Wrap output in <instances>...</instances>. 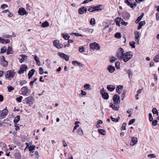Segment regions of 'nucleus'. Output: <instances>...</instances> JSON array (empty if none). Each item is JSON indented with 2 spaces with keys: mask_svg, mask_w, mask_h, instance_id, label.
Returning <instances> with one entry per match:
<instances>
[{
  "mask_svg": "<svg viewBox=\"0 0 159 159\" xmlns=\"http://www.w3.org/2000/svg\"><path fill=\"white\" fill-rule=\"evenodd\" d=\"M93 0H85L84 1L82 4H86L89 2L93 1Z\"/></svg>",
  "mask_w": 159,
  "mask_h": 159,
  "instance_id": "61",
  "label": "nucleus"
},
{
  "mask_svg": "<svg viewBox=\"0 0 159 159\" xmlns=\"http://www.w3.org/2000/svg\"><path fill=\"white\" fill-rule=\"evenodd\" d=\"M5 7H8V6L6 4H3L2 5H1V7L4 9V8Z\"/></svg>",
  "mask_w": 159,
  "mask_h": 159,
  "instance_id": "63",
  "label": "nucleus"
},
{
  "mask_svg": "<svg viewBox=\"0 0 159 159\" xmlns=\"http://www.w3.org/2000/svg\"><path fill=\"white\" fill-rule=\"evenodd\" d=\"M120 62L118 61H116L115 63V66L116 67V68H119L120 67Z\"/></svg>",
  "mask_w": 159,
  "mask_h": 159,
  "instance_id": "49",
  "label": "nucleus"
},
{
  "mask_svg": "<svg viewBox=\"0 0 159 159\" xmlns=\"http://www.w3.org/2000/svg\"><path fill=\"white\" fill-rule=\"evenodd\" d=\"M115 37L117 39H120L121 37V34L119 32H117L115 34Z\"/></svg>",
  "mask_w": 159,
  "mask_h": 159,
  "instance_id": "40",
  "label": "nucleus"
},
{
  "mask_svg": "<svg viewBox=\"0 0 159 159\" xmlns=\"http://www.w3.org/2000/svg\"><path fill=\"white\" fill-rule=\"evenodd\" d=\"M124 53V49L121 48H120L116 52V56L119 59L122 60Z\"/></svg>",
  "mask_w": 159,
  "mask_h": 159,
  "instance_id": "3",
  "label": "nucleus"
},
{
  "mask_svg": "<svg viewBox=\"0 0 159 159\" xmlns=\"http://www.w3.org/2000/svg\"><path fill=\"white\" fill-rule=\"evenodd\" d=\"M77 132L78 134L80 135H82L83 134V130L81 128H79Z\"/></svg>",
  "mask_w": 159,
  "mask_h": 159,
  "instance_id": "41",
  "label": "nucleus"
},
{
  "mask_svg": "<svg viewBox=\"0 0 159 159\" xmlns=\"http://www.w3.org/2000/svg\"><path fill=\"white\" fill-rule=\"evenodd\" d=\"M72 64L75 66H81L83 65L80 62H79L76 61H72Z\"/></svg>",
  "mask_w": 159,
  "mask_h": 159,
  "instance_id": "26",
  "label": "nucleus"
},
{
  "mask_svg": "<svg viewBox=\"0 0 159 159\" xmlns=\"http://www.w3.org/2000/svg\"><path fill=\"white\" fill-rule=\"evenodd\" d=\"M127 73L128 74L129 77V78L131 79V77H130V76H132L133 75V72L131 69L128 70L127 71Z\"/></svg>",
  "mask_w": 159,
  "mask_h": 159,
  "instance_id": "32",
  "label": "nucleus"
},
{
  "mask_svg": "<svg viewBox=\"0 0 159 159\" xmlns=\"http://www.w3.org/2000/svg\"><path fill=\"white\" fill-rule=\"evenodd\" d=\"M122 17L125 20H128L130 17V14L127 12H123L122 13Z\"/></svg>",
  "mask_w": 159,
  "mask_h": 159,
  "instance_id": "13",
  "label": "nucleus"
},
{
  "mask_svg": "<svg viewBox=\"0 0 159 159\" xmlns=\"http://www.w3.org/2000/svg\"><path fill=\"white\" fill-rule=\"evenodd\" d=\"M125 2L127 4V5L129 6L131 8L133 9L135 7L137 6V4L136 3L134 2V4L130 3L128 0H125Z\"/></svg>",
  "mask_w": 159,
  "mask_h": 159,
  "instance_id": "12",
  "label": "nucleus"
},
{
  "mask_svg": "<svg viewBox=\"0 0 159 159\" xmlns=\"http://www.w3.org/2000/svg\"><path fill=\"white\" fill-rule=\"evenodd\" d=\"M113 100L114 103L115 105L120 103V98L118 94H116L114 95Z\"/></svg>",
  "mask_w": 159,
  "mask_h": 159,
  "instance_id": "4",
  "label": "nucleus"
},
{
  "mask_svg": "<svg viewBox=\"0 0 159 159\" xmlns=\"http://www.w3.org/2000/svg\"><path fill=\"white\" fill-rule=\"evenodd\" d=\"M126 91L125 90H124L123 93L121 95V100H123L125 98V95L126 94Z\"/></svg>",
  "mask_w": 159,
  "mask_h": 159,
  "instance_id": "53",
  "label": "nucleus"
},
{
  "mask_svg": "<svg viewBox=\"0 0 159 159\" xmlns=\"http://www.w3.org/2000/svg\"><path fill=\"white\" fill-rule=\"evenodd\" d=\"M79 51L80 52H83L85 51L84 48L83 47H80L79 48Z\"/></svg>",
  "mask_w": 159,
  "mask_h": 159,
  "instance_id": "52",
  "label": "nucleus"
},
{
  "mask_svg": "<svg viewBox=\"0 0 159 159\" xmlns=\"http://www.w3.org/2000/svg\"><path fill=\"white\" fill-rule=\"evenodd\" d=\"M53 45L58 49H60L63 47V45L60 43V41L58 40H54L53 42Z\"/></svg>",
  "mask_w": 159,
  "mask_h": 159,
  "instance_id": "5",
  "label": "nucleus"
},
{
  "mask_svg": "<svg viewBox=\"0 0 159 159\" xmlns=\"http://www.w3.org/2000/svg\"><path fill=\"white\" fill-rule=\"evenodd\" d=\"M29 89L28 88L27 86L23 87L21 89V91L22 95H26L28 93Z\"/></svg>",
  "mask_w": 159,
  "mask_h": 159,
  "instance_id": "14",
  "label": "nucleus"
},
{
  "mask_svg": "<svg viewBox=\"0 0 159 159\" xmlns=\"http://www.w3.org/2000/svg\"><path fill=\"white\" fill-rule=\"evenodd\" d=\"M115 86L113 85H110L107 86V88L109 91L112 92L115 89Z\"/></svg>",
  "mask_w": 159,
  "mask_h": 159,
  "instance_id": "19",
  "label": "nucleus"
},
{
  "mask_svg": "<svg viewBox=\"0 0 159 159\" xmlns=\"http://www.w3.org/2000/svg\"><path fill=\"white\" fill-rule=\"evenodd\" d=\"M27 82L25 80H20L19 81L20 84L21 86H22L24 84H26Z\"/></svg>",
  "mask_w": 159,
  "mask_h": 159,
  "instance_id": "44",
  "label": "nucleus"
},
{
  "mask_svg": "<svg viewBox=\"0 0 159 159\" xmlns=\"http://www.w3.org/2000/svg\"><path fill=\"white\" fill-rule=\"evenodd\" d=\"M32 101V98L31 97H29L25 99V101L27 104H30Z\"/></svg>",
  "mask_w": 159,
  "mask_h": 159,
  "instance_id": "25",
  "label": "nucleus"
},
{
  "mask_svg": "<svg viewBox=\"0 0 159 159\" xmlns=\"http://www.w3.org/2000/svg\"><path fill=\"white\" fill-rule=\"evenodd\" d=\"M57 54L61 58L64 59L66 61H69V57L68 55L61 52H58Z\"/></svg>",
  "mask_w": 159,
  "mask_h": 159,
  "instance_id": "9",
  "label": "nucleus"
},
{
  "mask_svg": "<svg viewBox=\"0 0 159 159\" xmlns=\"http://www.w3.org/2000/svg\"><path fill=\"white\" fill-rule=\"evenodd\" d=\"M35 70L34 69H32L29 71L28 74V76H29V79L32 76L35 72Z\"/></svg>",
  "mask_w": 159,
  "mask_h": 159,
  "instance_id": "21",
  "label": "nucleus"
},
{
  "mask_svg": "<svg viewBox=\"0 0 159 159\" xmlns=\"http://www.w3.org/2000/svg\"><path fill=\"white\" fill-rule=\"evenodd\" d=\"M11 49L12 48L11 47L9 46L8 47L7 52V54H9L12 53Z\"/></svg>",
  "mask_w": 159,
  "mask_h": 159,
  "instance_id": "33",
  "label": "nucleus"
},
{
  "mask_svg": "<svg viewBox=\"0 0 159 159\" xmlns=\"http://www.w3.org/2000/svg\"><path fill=\"white\" fill-rule=\"evenodd\" d=\"M15 75V73L13 71L8 70L6 72L5 76L6 79H8L9 80H10L14 77Z\"/></svg>",
  "mask_w": 159,
  "mask_h": 159,
  "instance_id": "2",
  "label": "nucleus"
},
{
  "mask_svg": "<svg viewBox=\"0 0 159 159\" xmlns=\"http://www.w3.org/2000/svg\"><path fill=\"white\" fill-rule=\"evenodd\" d=\"M156 18L157 20H159V13H157L156 14Z\"/></svg>",
  "mask_w": 159,
  "mask_h": 159,
  "instance_id": "64",
  "label": "nucleus"
},
{
  "mask_svg": "<svg viewBox=\"0 0 159 159\" xmlns=\"http://www.w3.org/2000/svg\"><path fill=\"white\" fill-rule=\"evenodd\" d=\"M107 70L109 72L112 73L115 70V68L114 66L109 65L107 68Z\"/></svg>",
  "mask_w": 159,
  "mask_h": 159,
  "instance_id": "16",
  "label": "nucleus"
},
{
  "mask_svg": "<svg viewBox=\"0 0 159 159\" xmlns=\"http://www.w3.org/2000/svg\"><path fill=\"white\" fill-rule=\"evenodd\" d=\"M126 123L125 122H124L122 125V127H121V128H122V129H121V130H122L123 129L124 130H126Z\"/></svg>",
  "mask_w": 159,
  "mask_h": 159,
  "instance_id": "48",
  "label": "nucleus"
},
{
  "mask_svg": "<svg viewBox=\"0 0 159 159\" xmlns=\"http://www.w3.org/2000/svg\"><path fill=\"white\" fill-rule=\"evenodd\" d=\"M10 41L9 39H5L0 37V43H9Z\"/></svg>",
  "mask_w": 159,
  "mask_h": 159,
  "instance_id": "20",
  "label": "nucleus"
},
{
  "mask_svg": "<svg viewBox=\"0 0 159 159\" xmlns=\"http://www.w3.org/2000/svg\"><path fill=\"white\" fill-rule=\"evenodd\" d=\"M7 49L5 47H3L1 49V53H4L6 52Z\"/></svg>",
  "mask_w": 159,
  "mask_h": 159,
  "instance_id": "45",
  "label": "nucleus"
},
{
  "mask_svg": "<svg viewBox=\"0 0 159 159\" xmlns=\"http://www.w3.org/2000/svg\"><path fill=\"white\" fill-rule=\"evenodd\" d=\"M148 157H151V158H155L156 156L154 154H149L148 155Z\"/></svg>",
  "mask_w": 159,
  "mask_h": 159,
  "instance_id": "59",
  "label": "nucleus"
},
{
  "mask_svg": "<svg viewBox=\"0 0 159 159\" xmlns=\"http://www.w3.org/2000/svg\"><path fill=\"white\" fill-rule=\"evenodd\" d=\"M142 17L141 16H139L137 19L135 20V22L136 23H137L139 22L142 19Z\"/></svg>",
  "mask_w": 159,
  "mask_h": 159,
  "instance_id": "56",
  "label": "nucleus"
},
{
  "mask_svg": "<svg viewBox=\"0 0 159 159\" xmlns=\"http://www.w3.org/2000/svg\"><path fill=\"white\" fill-rule=\"evenodd\" d=\"M88 10L90 12H93L94 11L93 7H90L88 8Z\"/></svg>",
  "mask_w": 159,
  "mask_h": 159,
  "instance_id": "54",
  "label": "nucleus"
},
{
  "mask_svg": "<svg viewBox=\"0 0 159 159\" xmlns=\"http://www.w3.org/2000/svg\"><path fill=\"white\" fill-rule=\"evenodd\" d=\"M21 155L19 153H16L15 154V157L16 159H20L21 158Z\"/></svg>",
  "mask_w": 159,
  "mask_h": 159,
  "instance_id": "38",
  "label": "nucleus"
},
{
  "mask_svg": "<svg viewBox=\"0 0 159 159\" xmlns=\"http://www.w3.org/2000/svg\"><path fill=\"white\" fill-rule=\"evenodd\" d=\"M110 107L113 110L115 111H118V108H119V107H116L114 105L112 104L111 103V104H110Z\"/></svg>",
  "mask_w": 159,
  "mask_h": 159,
  "instance_id": "30",
  "label": "nucleus"
},
{
  "mask_svg": "<svg viewBox=\"0 0 159 159\" xmlns=\"http://www.w3.org/2000/svg\"><path fill=\"white\" fill-rule=\"evenodd\" d=\"M90 23L92 25H94L96 24L94 18H92L90 21Z\"/></svg>",
  "mask_w": 159,
  "mask_h": 159,
  "instance_id": "34",
  "label": "nucleus"
},
{
  "mask_svg": "<svg viewBox=\"0 0 159 159\" xmlns=\"http://www.w3.org/2000/svg\"><path fill=\"white\" fill-rule=\"evenodd\" d=\"M28 69V67L25 65H22L21 66L20 68V69L18 71L19 74H22L24 73V71H26Z\"/></svg>",
  "mask_w": 159,
  "mask_h": 159,
  "instance_id": "10",
  "label": "nucleus"
},
{
  "mask_svg": "<svg viewBox=\"0 0 159 159\" xmlns=\"http://www.w3.org/2000/svg\"><path fill=\"white\" fill-rule=\"evenodd\" d=\"M102 95V98L105 100L108 99L109 97L108 93L106 92H104Z\"/></svg>",
  "mask_w": 159,
  "mask_h": 159,
  "instance_id": "23",
  "label": "nucleus"
},
{
  "mask_svg": "<svg viewBox=\"0 0 159 159\" xmlns=\"http://www.w3.org/2000/svg\"><path fill=\"white\" fill-rule=\"evenodd\" d=\"M21 57H22V59L26 60L27 59V57L24 55H21Z\"/></svg>",
  "mask_w": 159,
  "mask_h": 159,
  "instance_id": "62",
  "label": "nucleus"
},
{
  "mask_svg": "<svg viewBox=\"0 0 159 159\" xmlns=\"http://www.w3.org/2000/svg\"><path fill=\"white\" fill-rule=\"evenodd\" d=\"M83 30L84 31L88 32H90L91 33H92L93 31V29H89V28H84Z\"/></svg>",
  "mask_w": 159,
  "mask_h": 159,
  "instance_id": "35",
  "label": "nucleus"
},
{
  "mask_svg": "<svg viewBox=\"0 0 159 159\" xmlns=\"http://www.w3.org/2000/svg\"><path fill=\"white\" fill-rule=\"evenodd\" d=\"M121 20V18L120 17H117L115 20V21L116 23V25L118 26H120V22Z\"/></svg>",
  "mask_w": 159,
  "mask_h": 159,
  "instance_id": "22",
  "label": "nucleus"
},
{
  "mask_svg": "<svg viewBox=\"0 0 159 159\" xmlns=\"http://www.w3.org/2000/svg\"><path fill=\"white\" fill-rule=\"evenodd\" d=\"M34 155L36 156L35 158H37V159H39V155L38 152L36 151L34 153Z\"/></svg>",
  "mask_w": 159,
  "mask_h": 159,
  "instance_id": "55",
  "label": "nucleus"
},
{
  "mask_svg": "<svg viewBox=\"0 0 159 159\" xmlns=\"http://www.w3.org/2000/svg\"><path fill=\"white\" fill-rule=\"evenodd\" d=\"M121 24L123 25H126L128 24V23L127 22H125L123 20L121 19Z\"/></svg>",
  "mask_w": 159,
  "mask_h": 159,
  "instance_id": "58",
  "label": "nucleus"
},
{
  "mask_svg": "<svg viewBox=\"0 0 159 159\" xmlns=\"http://www.w3.org/2000/svg\"><path fill=\"white\" fill-rule=\"evenodd\" d=\"M135 119H133L131 120L129 122L128 124L129 125H131L132 124L134 123V122L135 121Z\"/></svg>",
  "mask_w": 159,
  "mask_h": 159,
  "instance_id": "50",
  "label": "nucleus"
},
{
  "mask_svg": "<svg viewBox=\"0 0 159 159\" xmlns=\"http://www.w3.org/2000/svg\"><path fill=\"white\" fill-rule=\"evenodd\" d=\"M145 22L144 21H141L139 22V24L142 27L145 24Z\"/></svg>",
  "mask_w": 159,
  "mask_h": 159,
  "instance_id": "60",
  "label": "nucleus"
},
{
  "mask_svg": "<svg viewBox=\"0 0 159 159\" xmlns=\"http://www.w3.org/2000/svg\"><path fill=\"white\" fill-rule=\"evenodd\" d=\"M134 34L135 35V38L136 40H137L136 42H137L138 44H139V32L136 31H134Z\"/></svg>",
  "mask_w": 159,
  "mask_h": 159,
  "instance_id": "18",
  "label": "nucleus"
},
{
  "mask_svg": "<svg viewBox=\"0 0 159 159\" xmlns=\"http://www.w3.org/2000/svg\"><path fill=\"white\" fill-rule=\"evenodd\" d=\"M133 57L132 52L131 51H128L124 53L122 60L125 62H126L131 59Z\"/></svg>",
  "mask_w": 159,
  "mask_h": 159,
  "instance_id": "1",
  "label": "nucleus"
},
{
  "mask_svg": "<svg viewBox=\"0 0 159 159\" xmlns=\"http://www.w3.org/2000/svg\"><path fill=\"white\" fill-rule=\"evenodd\" d=\"M131 141L130 142V145L131 146H133L134 145L136 144L137 143V138L135 137H132Z\"/></svg>",
  "mask_w": 159,
  "mask_h": 159,
  "instance_id": "17",
  "label": "nucleus"
},
{
  "mask_svg": "<svg viewBox=\"0 0 159 159\" xmlns=\"http://www.w3.org/2000/svg\"><path fill=\"white\" fill-rule=\"evenodd\" d=\"M61 35L63 38L66 40H68L70 37V36H69L68 34H65V33H62L61 34Z\"/></svg>",
  "mask_w": 159,
  "mask_h": 159,
  "instance_id": "28",
  "label": "nucleus"
},
{
  "mask_svg": "<svg viewBox=\"0 0 159 159\" xmlns=\"http://www.w3.org/2000/svg\"><path fill=\"white\" fill-rule=\"evenodd\" d=\"M98 131L101 134L103 135H105L106 134V131L104 129H99L98 130Z\"/></svg>",
  "mask_w": 159,
  "mask_h": 159,
  "instance_id": "29",
  "label": "nucleus"
},
{
  "mask_svg": "<svg viewBox=\"0 0 159 159\" xmlns=\"http://www.w3.org/2000/svg\"><path fill=\"white\" fill-rule=\"evenodd\" d=\"M20 116H17L14 118L13 122L14 124H17L20 120Z\"/></svg>",
  "mask_w": 159,
  "mask_h": 159,
  "instance_id": "27",
  "label": "nucleus"
},
{
  "mask_svg": "<svg viewBox=\"0 0 159 159\" xmlns=\"http://www.w3.org/2000/svg\"><path fill=\"white\" fill-rule=\"evenodd\" d=\"M84 87L86 89H91V86L89 84H86L84 85Z\"/></svg>",
  "mask_w": 159,
  "mask_h": 159,
  "instance_id": "31",
  "label": "nucleus"
},
{
  "mask_svg": "<svg viewBox=\"0 0 159 159\" xmlns=\"http://www.w3.org/2000/svg\"><path fill=\"white\" fill-rule=\"evenodd\" d=\"M34 59L36 62V63H37L38 65L39 66L40 61H39V58H38L36 55L34 57Z\"/></svg>",
  "mask_w": 159,
  "mask_h": 159,
  "instance_id": "37",
  "label": "nucleus"
},
{
  "mask_svg": "<svg viewBox=\"0 0 159 159\" xmlns=\"http://www.w3.org/2000/svg\"><path fill=\"white\" fill-rule=\"evenodd\" d=\"M158 121L157 120H154L152 121V125L155 126L157 125V123Z\"/></svg>",
  "mask_w": 159,
  "mask_h": 159,
  "instance_id": "51",
  "label": "nucleus"
},
{
  "mask_svg": "<svg viewBox=\"0 0 159 159\" xmlns=\"http://www.w3.org/2000/svg\"><path fill=\"white\" fill-rule=\"evenodd\" d=\"M135 43L134 41H132L131 42H130L129 43V45L131 46V47L133 48H135Z\"/></svg>",
  "mask_w": 159,
  "mask_h": 159,
  "instance_id": "39",
  "label": "nucleus"
},
{
  "mask_svg": "<svg viewBox=\"0 0 159 159\" xmlns=\"http://www.w3.org/2000/svg\"><path fill=\"white\" fill-rule=\"evenodd\" d=\"M87 11V8L85 7H82L78 10V13L80 14H83L84 12L86 13Z\"/></svg>",
  "mask_w": 159,
  "mask_h": 159,
  "instance_id": "15",
  "label": "nucleus"
},
{
  "mask_svg": "<svg viewBox=\"0 0 159 159\" xmlns=\"http://www.w3.org/2000/svg\"><path fill=\"white\" fill-rule=\"evenodd\" d=\"M117 59L115 57H112L110 60L111 62L113 63Z\"/></svg>",
  "mask_w": 159,
  "mask_h": 159,
  "instance_id": "46",
  "label": "nucleus"
},
{
  "mask_svg": "<svg viewBox=\"0 0 159 159\" xmlns=\"http://www.w3.org/2000/svg\"><path fill=\"white\" fill-rule=\"evenodd\" d=\"M7 62L5 59L4 56H2L0 58V64L3 66L6 67L7 66Z\"/></svg>",
  "mask_w": 159,
  "mask_h": 159,
  "instance_id": "11",
  "label": "nucleus"
},
{
  "mask_svg": "<svg viewBox=\"0 0 159 159\" xmlns=\"http://www.w3.org/2000/svg\"><path fill=\"white\" fill-rule=\"evenodd\" d=\"M152 112L153 114H156L157 116L158 115V111L156 108H154L152 109Z\"/></svg>",
  "mask_w": 159,
  "mask_h": 159,
  "instance_id": "36",
  "label": "nucleus"
},
{
  "mask_svg": "<svg viewBox=\"0 0 159 159\" xmlns=\"http://www.w3.org/2000/svg\"><path fill=\"white\" fill-rule=\"evenodd\" d=\"M23 98V97L22 96H20L18 98H16V100L19 102H21V100Z\"/></svg>",
  "mask_w": 159,
  "mask_h": 159,
  "instance_id": "47",
  "label": "nucleus"
},
{
  "mask_svg": "<svg viewBox=\"0 0 159 159\" xmlns=\"http://www.w3.org/2000/svg\"><path fill=\"white\" fill-rule=\"evenodd\" d=\"M8 89V91L11 92L14 90V89L11 86H8L7 87Z\"/></svg>",
  "mask_w": 159,
  "mask_h": 159,
  "instance_id": "43",
  "label": "nucleus"
},
{
  "mask_svg": "<svg viewBox=\"0 0 159 159\" xmlns=\"http://www.w3.org/2000/svg\"><path fill=\"white\" fill-rule=\"evenodd\" d=\"M8 112V111L7 109V107L1 111L0 114V119H2L4 118L7 115Z\"/></svg>",
  "mask_w": 159,
  "mask_h": 159,
  "instance_id": "7",
  "label": "nucleus"
},
{
  "mask_svg": "<svg viewBox=\"0 0 159 159\" xmlns=\"http://www.w3.org/2000/svg\"><path fill=\"white\" fill-rule=\"evenodd\" d=\"M89 45L90 48L93 50L96 49L98 50L100 48V47L99 44L96 42H94L93 43H91Z\"/></svg>",
  "mask_w": 159,
  "mask_h": 159,
  "instance_id": "6",
  "label": "nucleus"
},
{
  "mask_svg": "<svg viewBox=\"0 0 159 159\" xmlns=\"http://www.w3.org/2000/svg\"><path fill=\"white\" fill-rule=\"evenodd\" d=\"M35 147L34 145L30 146L28 148V149L29 151L31 152L34 149Z\"/></svg>",
  "mask_w": 159,
  "mask_h": 159,
  "instance_id": "42",
  "label": "nucleus"
},
{
  "mask_svg": "<svg viewBox=\"0 0 159 159\" xmlns=\"http://www.w3.org/2000/svg\"><path fill=\"white\" fill-rule=\"evenodd\" d=\"M18 13L19 15L21 16L27 15L28 14V12L25 10V9L23 7L19 8Z\"/></svg>",
  "mask_w": 159,
  "mask_h": 159,
  "instance_id": "8",
  "label": "nucleus"
},
{
  "mask_svg": "<svg viewBox=\"0 0 159 159\" xmlns=\"http://www.w3.org/2000/svg\"><path fill=\"white\" fill-rule=\"evenodd\" d=\"M73 34H75V36H82L81 34H80L78 33H71L70 34L71 35H72Z\"/></svg>",
  "mask_w": 159,
  "mask_h": 159,
  "instance_id": "57",
  "label": "nucleus"
},
{
  "mask_svg": "<svg viewBox=\"0 0 159 159\" xmlns=\"http://www.w3.org/2000/svg\"><path fill=\"white\" fill-rule=\"evenodd\" d=\"M49 23L47 21H46L41 24V26L43 28H45L49 26Z\"/></svg>",
  "mask_w": 159,
  "mask_h": 159,
  "instance_id": "24",
  "label": "nucleus"
}]
</instances>
